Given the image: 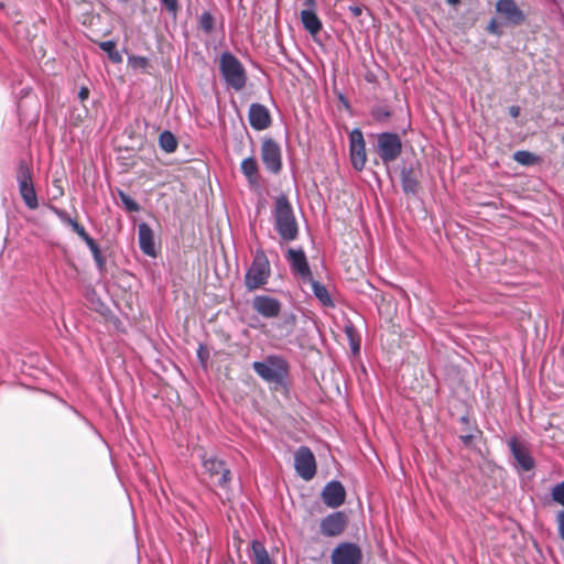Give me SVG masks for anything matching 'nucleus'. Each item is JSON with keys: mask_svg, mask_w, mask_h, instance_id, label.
<instances>
[{"mask_svg": "<svg viewBox=\"0 0 564 564\" xmlns=\"http://www.w3.org/2000/svg\"><path fill=\"white\" fill-rule=\"evenodd\" d=\"M274 229L284 242H292L299 237V224L293 207L285 194L274 197L272 208Z\"/></svg>", "mask_w": 564, "mask_h": 564, "instance_id": "1", "label": "nucleus"}, {"mask_svg": "<svg viewBox=\"0 0 564 564\" xmlns=\"http://www.w3.org/2000/svg\"><path fill=\"white\" fill-rule=\"evenodd\" d=\"M253 371L265 382L282 384L289 377L290 366L280 355H269L262 361L252 364Z\"/></svg>", "mask_w": 564, "mask_h": 564, "instance_id": "2", "label": "nucleus"}, {"mask_svg": "<svg viewBox=\"0 0 564 564\" xmlns=\"http://www.w3.org/2000/svg\"><path fill=\"white\" fill-rule=\"evenodd\" d=\"M219 72L225 83L240 91L246 87L248 77L242 63L230 52H224L219 56Z\"/></svg>", "mask_w": 564, "mask_h": 564, "instance_id": "3", "label": "nucleus"}, {"mask_svg": "<svg viewBox=\"0 0 564 564\" xmlns=\"http://www.w3.org/2000/svg\"><path fill=\"white\" fill-rule=\"evenodd\" d=\"M271 275L270 261L262 249L253 253L252 262L245 274V286L248 291L263 288Z\"/></svg>", "mask_w": 564, "mask_h": 564, "instance_id": "4", "label": "nucleus"}, {"mask_svg": "<svg viewBox=\"0 0 564 564\" xmlns=\"http://www.w3.org/2000/svg\"><path fill=\"white\" fill-rule=\"evenodd\" d=\"M200 458L204 473L207 474L217 486L228 490L231 481V471L226 466V463L213 455L208 456L204 454Z\"/></svg>", "mask_w": 564, "mask_h": 564, "instance_id": "5", "label": "nucleus"}, {"mask_svg": "<svg viewBox=\"0 0 564 564\" xmlns=\"http://www.w3.org/2000/svg\"><path fill=\"white\" fill-rule=\"evenodd\" d=\"M17 181L19 185L20 195L30 209H36L39 207L37 196L34 189L32 173L29 164L25 161H21L17 171Z\"/></svg>", "mask_w": 564, "mask_h": 564, "instance_id": "6", "label": "nucleus"}, {"mask_svg": "<svg viewBox=\"0 0 564 564\" xmlns=\"http://www.w3.org/2000/svg\"><path fill=\"white\" fill-rule=\"evenodd\" d=\"M402 151V141L397 133L382 132L377 135V152L384 164L395 161Z\"/></svg>", "mask_w": 564, "mask_h": 564, "instance_id": "7", "label": "nucleus"}, {"mask_svg": "<svg viewBox=\"0 0 564 564\" xmlns=\"http://www.w3.org/2000/svg\"><path fill=\"white\" fill-rule=\"evenodd\" d=\"M294 468L304 480H311L316 474V460L307 446H301L294 454Z\"/></svg>", "mask_w": 564, "mask_h": 564, "instance_id": "8", "label": "nucleus"}, {"mask_svg": "<svg viewBox=\"0 0 564 564\" xmlns=\"http://www.w3.org/2000/svg\"><path fill=\"white\" fill-rule=\"evenodd\" d=\"M362 551L359 545L352 542L339 543L330 554L332 564H360Z\"/></svg>", "mask_w": 564, "mask_h": 564, "instance_id": "9", "label": "nucleus"}, {"mask_svg": "<svg viewBox=\"0 0 564 564\" xmlns=\"http://www.w3.org/2000/svg\"><path fill=\"white\" fill-rule=\"evenodd\" d=\"M349 152L352 167L361 171L367 162V154L364 134L358 128L349 133Z\"/></svg>", "mask_w": 564, "mask_h": 564, "instance_id": "10", "label": "nucleus"}, {"mask_svg": "<svg viewBox=\"0 0 564 564\" xmlns=\"http://www.w3.org/2000/svg\"><path fill=\"white\" fill-rule=\"evenodd\" d=\"M261 159L269 172L276 174L281 171V149L274 140L267 139L262 142Z\"/></svg>", "mask_w": 564, "mask_h": 564, "instance_id": "11", "label": "nucleus"}, {"mask_svg": "<svg viewBox=\"0 0 564 564\" xmlns=\"http://www.w3.org/2000/svg\"><path fill=\"white\" fill-rule=\"evenodd\" d=\"M286 260L294 274L299 275L305 282L312 281V271L303 249L290 248L286 251Z\"/></svg>", "mask_w": 564, "mask_h": 564, "instance_id": "12", "label": "nucleus"}, {"mask_svg": "<svg viewBox=\"0 0 564 564\" xmlns=\"http://www.w3.org/2000/svg\"><path fill=\"white\" fill-rule=\"evenodd\" d=\"M251 306L264 318H275L282 310V303L278 299L262 294L252 299Z\"/></svg>", "mask_w": 564, "mask_h": 564, "instance_id": "13", "label": "nucleus"}, {"mask_svg": "<svg viewBox=\"0 0 564 564\" xmlns=\"http://www.w3.org/2000/svg\"><path fill=\"white\" fill-rule=\"evenodd\" d=\"M346 525V514L341 511H336L322 519L319 530L324 536L333 538L340 535L345 531Z\"/></svg>", "mask_w": 564, "mask_h": 564, "instance_id": "14", "label": "nucleus"}, {"mask_svg": "<svg viewBox=\"0 0 564 564\" xmlns=\"http://www.w3.org/2000/svg\"><path fill=\"white\" fill-rule=\"evenodd\" d=\"M496 11L507 23L512 25H520L525 20V14L519 9L514 0H498Z\"/></svg>", "mask_w": 564, "mask_h": 564, "instance_id": "15", "label": "nucleus"}, {"mask_svg": "<svg viewBox=\"0 0 564 564\" xmlns=\"http://www.w3.org/2000/svg\"><path fill=\"white\" fill-rule=\"evenodd\" d=\"M322 500L329 508L340 507L346 498V491L344 486L337 481L332 480L326 484L322 491Z\"/></svg>", "mask_w": 564, "mask_h": 564, "instance_id": "16", "label": "nucleus"}, {"mask_svg": "<svg viewBox=\"0 0 564 564\" xmlns=\"http://www.w3.org/2000/svg\"><path fill=\"white\" fill-rule=\"evenodd\" d=\"M508 446L523 471H529L534 467V459L525 445L521 444L516 437H511L508 441Z\"/></svg>", "mask_w": 564, "mask_h": 564, "instance_id": "17", "label": "nucleus"}, {"mask_svg": "<svg viewBox=\"0 0 564 564\" xmlns=\"http://www.w3.org/2000/svg\"><path fill=\"white\" fill-rule=\"evenodd\" d=\"M249 123L257 130L262 131L271 123V117L268 108L261 104H252L249 108Z\"/></svg>", "mask_w": 564, "mask_h": 564, "instance_id": "18", "label": "nucleus"}, {"mask_svg": "<svg viewBox=\"0 0 564 564\" xmlns=\"http://www.w3.org/2000/svg\"><path fill=\"white\" fill-rule=\"evenodd\" d=\"M138 239H139V247L144 254H147L149 257L156 256L155 243H154V234H153L152 228L148 224H145V223L139 224Z\"/></svg>", "mask_w": 564, "mask_h": 564, "instance_id": "19", "label": "nucleus"}, {"mask_svg": "<svg viewBox=\"0 0 564 564\" xmlns=\"http://www.w3.org/2000/svg\"><path fill=\"white\" fill-rule=\"evenodd\" d=\"M240 169L250 186L259 185L258 163L253 156L243 159Z\"/></svg>", "mask_w": 564, "mask_h": 564, "instance_id": "20", "label": "nucleus"}, {"mask_svg": "<svg viewBox=\"0 0 564 564\" xmlns=\"http://www.w3.org/2000/svg\"><path fill=\"white\" fill-rule=\"evenodd\" d=\"M301 21L304 29L312 35H316L322 30V22L312 9L301 11Z\"/></svg>", "mask_w": 564, "mask_h": 564, "instance_id": "21", "label": "nucleus"}, {"mask_svg": "<svg viewBox=\"0 0 564 564\" xmlns=\"http://www.w3.org/2000/svg\"><path fill=\"white\" fill-rule=\"evenodd\" d=\"M401 185L405 194L415 195L419 188V182L411 169H403L401 172Z\"/></svg>", "mask_w": 564, "mask_h": 564, "instance_id": "22", "label": "nucleus"}, {"mask_svg": "<svg viewBox=\"0 0 564 564\" xmlns=\"http://www.w3.org/2000/svg\"><path fill=\"white\" fill-rule=\"evenodd\" d=\"M308 282L311 283L312 291H313V294L315 295V297L324 306L333 307L334 306V302H333V300H332L327 289L325 288V285H323L318 281H315L313 278H312V281H308Z\"/></svg>", "mask_w": 564, "mask_h": 564, "instance_id": "23", "label": "nucleus"}, {"mask_svg": "<svg viewBox=\"0 0 564 564\" xmlns=\"http://www.w3.org/2000/svg\"><path fill=\"white\" fill-rule=\"evenodd\" d=\"M253 564H272L268 551L259 541H252Z\"/></svg>", "mask_w": 564, "mask_h": 564, "instance_id": "24", "label": "nucleus"}, {"mask_svg": "<svg viewBox=\"0 0 564 564\" xmlns=\"http://www.w3.org/2000/svg\"><path fill=\"white\" fill-rule=\"evenodd\" d=\"M160 147L166 152L172 153L177 148V140L170 131H163L159 137Z\"/></svg>", "mask_w": 564, "mask_h": 564, "instance_id": "25", "label": "nucleus"}, {"mask_svg": "<svg viewBox=\"0 0 564 564\" xmlns=\"http://www.w3.org/2000/svg\"><path fill=\"white\" fill-rule=\"evenodd\" d=\"M55 215L66 225L70 226L72 229L77 234H83L85 228L79 225L75 219H73L66 212L58 209L56 207L52 208Z\"/></svg>", "mask_w": 564, "mask_h": 564, "instance_id": "26", "label": "nucleus"}, {"mask_svg": "<svg viewBox=\"0 0 564 564\" xmlns=\"http://www.w3.org/2000/svg\"><path fill=\"white\" fill-rule=\"evenodd\" d=\"M100 50L107 53L109 59L113 63H120L122 61L121 54L116 48V43L113 41H104L99 44Z\"/></svg>", "mask_w": 564, "mask_h": 564, "instance_id": "27", "label": "nucleus"}, {"mask_svg": "<svg viewBox=\"0 0 564 564\" xmlns=\"http://www.w3.org/2000/svg\"><path fill=\"white\" fill-rule=\"evenodd\" d=\"M513 160L521 165L529 166L538 163L539 156L529 151L520 150L513 153Z\"/></svg>", "mask_w": 564, "mask_h": 564, "instance_id": "28", "label": "nucleus"}, {"mask_svg": "<svg viewBox=\"0 0 564 564\" xmlns=\"http://www.w3.org/2000/svg\"><path fill=\"white\" fill-rule=\"evenodd\" d=\"M198 23H199V28L204 31V33L210 34L214 30L215 20H214V17L212 15V13L204 12L199 17Z\"/></svg>", "mask_w": 564, "mask_h": 564, "instance_id": "29", "label": "nucleus"}, {"mask_svg": "<svg viewBox=\"0 0 564 564\" xmlns=\"http://www.w3.org/2000/svg\"><path fill=\"white\" fill-rule=\"evenodd\" d=\"M551 495H552V499H553L555 502H557V503H560V505L564 506V481H562V482H560V484L555 485V486L553 487V489H552Z\"/></svg>", "mask_w": 564, "mask_h": 564, "instance_id": "30", "label": "nucleus"}, {"mask_svg": "<svg viewBox=\"0 0 564 564\" xmlns=\"http://www.w3.org/2000/svg\"><path fill=\"white\" fill-rule=\"evenodd\" d=\"M119 195H120L121 202L124 205V207L127 208V210H129V212H138L139 210V205L137 204V202L134 199H132L130 196H128L123 192H120Z\"/></svg>", "mask_w": 564, "mask_h": 564, "instance_id": "31", "label": "nucleus"}, {"mask_svg": "<svg viewBox=\"0 0 564 564\" xmlns=\"http://www.w3.org/2000/svg\"><path fill=\"white\" fill-rule=\"evenodd\" d=\"M390 116L391 113L387 107H377L372 110V117L378 121H386Z\"/></svg>", "mask_w": 564, "mask_h": 564, "instance_id": "32", "label": "nucleus"}, {"mask_svg": "<svg viewBox=\"0 0 564 564\" xmlns=\"http://www.w3.org/2000/svg\"><path fill=\"white\" fill-rule=\"evenodd\" d=\"M160 1L169 12H172L174 14L176 13L177 0H160Z\"/></svg>", "mask_w": 564, "mask_h": 564, "instance_id": "33", "label": "nucleus"}, {"mask_svg": "<svg viewBox=\"0 0 564 564\" xmlns=\"http://www.w3.org/2000/svg\"><path fill=\"white\" fill-rule=\"evenodd\" d=\"M89 250L91 251L95 261L101 267L104 264V260L101 258L100 249L98 245L96 243L94 247H90Z\"/></svg>", "mask_w": 564, "mask_h": 564, "instance_id": "34", "label": "nucleus"}, {"mask_svg": "<svg viewBox=\"0 0 564 564\" xmlns=\"http://www.w3.org/2000/svg\"><path fill=\"white\" fill-rule=\"evenodd\" d=\"M558 534L564 541V510L557 513Z\"/></svg>", "mask_w": 564, "mask_h": 564, "instance_id": "35", "label": "nucleus"}, {"mask_svg": "<svg viewBox=\"0 0 564 564\" xmlns=\"http://www.w3.org/2000/svg\"><path fill=\"white\" fill-rule=\"evenodd\" d=\"M345 334L348 337L349 341H352V339H356V329L351 323L345 325Z\"/></svg>", "mask_w": 564, "mask_h": 564, "instance_id": "36", "label": "nucleus"}, {"mask_svg": "<svg viewBox=\"0 0 564 564\" xmlns=\"http://www.w3.org/2000/svg\"><path fill=\"white\" fill-rule=\"evenodd\" d=\"M78 236L85 241L88 248L96 245V241L87 234L86 230H84V232L79 234Z\"/></svg>", "mask_w": 564, "mask_h": 564, "instance_id": "37", "label": "nucleus"}, {"mask_svg": "<svg viewBox=\"0 0 564 564\" xmlns=\"http://www.w3.org/2000/svg\"><path fill=\"white\" fill-rule=\"evenodd\" d=\"M89 97V89L87 87H82L78 91V98L80 101L87 100Z\"/></svg>", "mask_w": 564, "mask_h": 564, "instance_id": "38", "label": "nucleus"}, {"mask_svg": "<svg viewBox=\"0 0 564 564\" xmlns=\"http://www.w3.org/2000/svg\"><path fill=\"white\" fill-rule=\"evenodd\" d=\"M349 344H350L351 350L355 354H358L359 350H360V340H359V338L352 339V341H349Z\"/></svg>", "mask_w": 564, "mask_h": 564, "instance_id": "39", "label": "nucleus"}, {"mask_svg": "<svg viewBox=\"0 0 564 564\" xmlns=\"http://www.w3.org/2000/svg\"><path fill=\"white\" fill-rule=\"evenodd\" d=\"M488 31L494 34H499L498 25L495 19L489 22Z\"/></svg>", "mask_w": 564, "mask_h": 564, "instance_id": "40", "label": "nucleus"}, {"mask_svg": "<svg viewBox=\"0 0 564 564\" xmlns=\"http://www.w3.org/2000/svg\"><path fill=\"white\" fill-rule=\"evenodd\" d=\"M473 437L474 435L471 433L463 434L459 436V438L465 445H468L471 442Z\"/></svg>", "mask_w": 564, "mask_h": 564, "instance_id": "41", "label": "nucleus"}, {"mask_svg": "<svg viewBox=\"0 0 564 564\" xmlns=\"http://www.w3.org/2000/svg\"><path fill=\"white\" fill-rule=\"evenodd\" d=\"M509 113L512 118H517L520 115V108L518 106H511L509 108Z\"/></svg>", "mask_w": 564, "mask_h": 564, "instance_id": "42", "label": "nucleus"}, {"mask_svg": "<svg viewBox=\"0 0 564 564\" xmlns=\"http://www.w3.org/2000/svg\"><path fill=\"white\" fill-rule=\"evenodd\" d=\"M349 10L354 14V17H358L362 12L360 7H349Z\"/></svg>", "mask_w": 564, "mask_h": 564, "instance_id": "43", "label": "nucleus"}, {"mask_svg": "<svg viewBox=\"0 0 564 564\" xmlns=\"http://www.w3.org/2000/svg\"><path fill=\"white\" fill-rule=\"evenodd\" d=\"M304 6H306L307 9L314 10V8L316 6V1L315 0H304Z\"/></svg>", "mask_w": 564, "mask_h": 564, "instance_id": "44", "label": "nucleus"}, {"mask_svg": "<svg viewBox=\"0 0 564 564\" xmlns=\"http://www.w3.org/2000/svg\"><path fill=\"white\" fill-rule=\"evenodd\" d=\"M134 61H135V64H138L140 66L147 65V59L144 57H138V58H134Z\"/></svg>", "mask_w": 564, "mask_h": 564, "instance_id": "45", "label": "nucleus"}, {"mask_svg": "<svg viewBox=\"0 0 564 564\" xmlns=\"http://www.w3.org/2000/svg\"><path fill=\"white\" fill-rule=\"evenodd\" d=\"M460 0H447V2L452 6H455L459 2Z\"/></svg>", "mask_w": 564, "mask_h": 564, "instance_id": "46", "label": "nucleus"}, {"mask_svg": "<svg viewBox=\"0 0 564 564\" xmlns=\"http://www.w3.org/2000/svg\"><path fill=\"white\" fill-rule=\"evenodd\" d=\"M460 421H462L463 423H466V424H468V422H469V421H468V417H466V416H462Z\"/></svg>", "mask_w": 564, "mask_h": 564, "instance_id": "47", "label": "nucleus"}, {"mask_svg": "<svg viewBox=\"0 0 564 564\" xmlns=\"http://www.w3.org/2000/svg\"><path fill=\"white\" fill-rule=\"evenodd\" d=\"M58 194H59V195H63V191H62V188H59V187H58Z\"/></svg>", "mask_w": 564, "mask_h": 564, "instance_id": "48", "label": "nucleus"}]
</instances>
